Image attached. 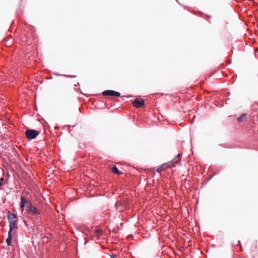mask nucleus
Here are the masks:
<instances>
[{"mask_svg": "<svg viewBox=\"0 0 258 258\" xmlns=\"http://www.w3.org/2000/svg\"><path fill=\"white\" fill-rule=\"evenodd\" d=\"M102 94L104 96H111L115 97H119L120 95V93L119 92L110 90L103 91Z\"/></svg>", "mask_w": 258, "mask_h": 258, "instance_id": "2", "label": "nucleus"}, {"mask_svg": "<svg viewBox=\"0 0 258 258\" xmlns=\"http://www.w3.org/2000/svg\"><path fill=\"white\" fill-rule=\"evenodd\" d=\"M102 234V231L101 230H96L94 233V236L99 238Z\"/></svg>", "mask_w": 258, "mask_h": 258, "instance_id": "12", "label": "nucleus"}, {"mask_svg": "<svg viewBox=\"0 0 258 258\" xmlns=\"http://www.w3.org/2000/svg\"><path fill=\"white\" fill-rule=\"evenodd\" d=\"M12 237V233L9 232L8 236V238H7V240H6V242H7V243L8 244V245H9V246L11 245Z\"/></svg>", "mask_w": 258, "mask_h": 258, "instance_id": "9", "label": "nucleus"}, {"mask_svg": "<svg viewBox=\"0 0 258 258\" xmlns=\"http://www.w3.org/2000/svg\"><path fill=\"white\" fill-rule=\"evenodd\" d=\"M39 134L40 132L34 130L28 129L25 132L26 136L29 140L35 139Z\"/></svg>", "mask_w": 258, "mask_h": 258, "instance_id": "1", "label": "nucleus"}, {"mask_svg": "<svg viewBox=\"0 0 258 258\" xmlns=\"http://www.w3.org/2000/svg\"><path fill=\"white\" fill-rule=\"evenodd\" d=\"M111 170L112 172L115 173L116 174H120L121 173L118 170L117 168L114 166L111 168Z\"/></svg>", "mask_w": 258, "mask_h": 258, "instance_id": "10", "label": "nucleus"}, {"mask_svg": "<svg viewBox=\"0 0 258 258\" xmlns=\"http://www.w3.org/2000/svg\"><path fill=\"white\" fill-rule=\"evenodd\" d=\"M16 218V216L13 213H10L9 212V214L8 215V219L9 220V222L11 221H15L14 219Z\"/></svg>", "mask_w": 258, "mask_h": 258, "instance_id": "8", "label": "nucleus"}, {"mask_svg": "<svg viewBox=\"0 0 258 258\" xmlns=\"http://www.w3.org/2000/svg\"><path fill=\"white\" fill-rule=\"evenodd\" d=\"M31 203L28 200H27L25 197H22L21 198V205L20 208L22 211H23L24 207L26 206V208L29 206H30Z\"/></svg>", "mask_w": 258, "mask_h": 258, "instance_id": "3", "label": "nucleus"}, {"mask_svg": "<svg viewBox=\"0 0 258 258\" xmlns=\"http://www.w3.org/2000/svg\"><path fill=\"white\" fill-rule=\"evenodd\" d=\"M27 211L28 213L31 215H37L39 214V212H38L36 208L33 207L32 204L30 205V206H29L27 207Z\"/></svg>", "mask_w": 258, "mask_h": 258, "instance_id": "5", "label": "nucleus"}, {"mask_svg": "<svg viewBox=\"0 0 258 258\" xmlns=\"http://www.w3.org/2000/svg\"><path fill=\"white\" fill-rule=\"evenodd\" d=\"M166 167L167 165L166 164H163L161 167L157 169L156 171L159 173L161 172Z\"/></svg>", "mask_w": 258, "mask_h": 258, "instance_id": "11", "label": "nucleus"}, {"mask_svg": "<svg viewBox=\"0 0 258 258\" xmlns=\"http://www.w3.org/2000/svg\"><path fill=\"white\" fill-rule=\"evenodd\" d=\"M247 114L243 113L238 118L237 121L239 122H242L246 120L247 118Z\"/></svg>", "mask_w": 258, "mask_h": 258, "instance_id": "7", "label": "nucleus"}, {"mask_svg": "<svg viewBox=\"0 0 258 258\" xmlns=\"http://www.w3.org/2000/svg\"><path fill=\"white\" fill-rule=\"evenodd\" d=\"M2 185V183L0 181V186Z\"/></svg>", "mask_w": 258, "mask_h": 258, "instance_id": "15", "label": "nucleus"}, {"mask_svg": "<svg viewBox=\"0 0 258 258\" xmlns=\"http://www.w3.org/2000/svg\"><path fill=\"white\" fill-rule=\"evenodd\" d=\"M1 181L4 180V178H2L1 179Z\"/></svg>", "mask_w": 258, "mask_h": 258, "instance_id": "14", "label": "nucleus"}, {"mask_svg": "<svg viewBox=\"0 0 258 258\" xmlns=\"http://www.w3.org/2000/svg\"><path fill=\"white\" fill-rule=\"evenodd\" d=\"M10 224V230L9 232L11 233L13 230L15 229L18 228V225L17 221H11L9 222Z\"/></svg>", "mask_w": 258, "mask_h": 258, "instance_id": "6", "label": "nucleus"}, {"mask_svg": "<svg viewBox=\"0 0 258 258\" xmlns=\"http://www.w3.org/2000/svg\"><path fill=\"white\" fill-rule=\"evenodd\" d=\"M133 105L136 108H141L145 105V101L143 99H136L133 102Z\"/></svg>", "mask_w": 258, "mask_h": 258, "instance_id": "4", "label": "nucleus"}, {"mask_svg": "<svg viewBox=\"0 0 258 258\" xmlns=\"http://www.w3.org/2000/svg\"><path fill=\"white\" fill-rule=\"evenodd\" d=\"M111 257H112V258H114L115 255H111Z\"/></svg>", "mask_w": 258, "mask_h": 258, "instance_id": "13", "label": "nucleus"}]
</instances>
